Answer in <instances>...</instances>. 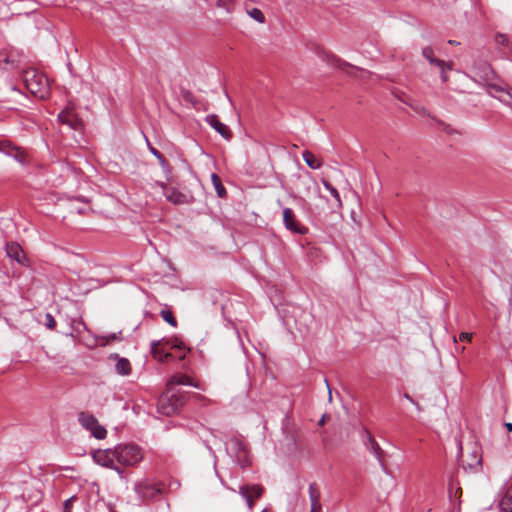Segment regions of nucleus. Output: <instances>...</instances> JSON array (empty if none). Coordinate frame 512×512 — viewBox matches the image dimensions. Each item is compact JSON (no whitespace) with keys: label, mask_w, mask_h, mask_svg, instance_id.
<instances>
[{"label":"nucleus","mask_w":512,"mask_h":512,"mask_svg":"<svg viewBox=\"0 0 512 512\" xmlns=\"http://www.w3.org/2000/svg\"><path fill=\"white\" fill-rule=\"evenodd\" d=\"M180 486V483L177 480H173L169 483V489H178Z\"/></svg>","instance_id":"nucleus-38"},{"label":"nucleus","mask_w":512,"mask_h":512,"mask_svg":"<svg viewBox=\"0 0 512 512\" xmlns=\"http://www.w3.org/2000/svg\"><path fill=\"white\" fill-rule=\"evenodd\" d=\"M308 492L311 506H322L320 502L321 492L316 483L309 484Z\"/></svg>","instance_id":"nucleus-21"},{"label":"nucleus","mask_w":512,"mask_h":512,"mask_svg":"<svg viewBox=\"0 0 512 512\" xmlns=\"http://www.w3.org/2000/svg\"><path fill=\"white\" fill-rule=\"evenodd\" d=\"M264 492V488L261 485H242L239 488L240 495L246 500L247 507L251 512L254 507V500L252 499V494L255 495V498H260Z\"/></svg>","instance_id":"nucleus-12"},{"label":"nucleus","mask_w":512,"mask_h":512,"mask_svg":"<svg viewBox=\"0 0 512 512\" xmlns=\"http://www.w3.org/2000/svg\"><path fill=\"white\" fill-rule=\"evenodd\" d=\"M495 43L498 47H501L504 49V53H511L512 52V42L509 40L507 35L498 33L495 36Z\"/></svg>","instance_id":"nucleus-24"},{"label":"nucleus","mask_w":512,"mask_h":512,"mask_svg":"<svg viewBox=\"0 0 512 512\" xmlns=\"http://www.w3.org/2000/svg\"><path fill=\"white\" fill-rule=\"evenodd\" d=\"M323 60L332 67H335L339 70L346 71L348 68H353V66L337 56L329 53H324L322 56Z\"/></svg>","instance_id":"nucleus-19"},{"label":"nucleus","mask_w":512,"mask_h":512,"mask_svg":"<svg viewBox=\"0 0 512 512\" xmlns=\"http://www.w3.org/2000/svg\"><path fill=\"white\" fill-rule=\"evenodd\" d=\"M164 195L169 202H171L175 205L188 203L187 195L183 194L182 192H180L174 188L165 187Z\"/></svg>","instance_id":"nucleus-17"},{"label":"nucleus","mask_w":512,"mask_h":512,"mask_svg":"<svg viewBox=\"0 0 512 512\" xmlns=\"http://www.w3.org/2000/svg\"><path fill=\"white\" fill-rule=\"evenodd\" d=\"M507 489H512V484Z\"/></svg>","instance_id":"nucleus-46"},{"label":"nucleus","mask_w":512,"mask_h":512,"mask_svg":"<svg viewBox=\"0 0 512 512\" xmlns=\"http://www.w3.org/2000/svg\"><path fill=\"white\" fill-rule=\"evenodd\" d=\"M252 499L255 501L257 498H255V495L252 494Z\"/></svg>","instance_id":"nucleus-45"},{"label":"nucleus","mask_w":512,"mask_h":512,"mask_svg":"<svg viewBox=\"0 0 512 512\" xmlns=\"http://www.w3.org/2000/svg\"><path fill=\"white\" fill-rule=\"evenodd\" d=\"M117 463L122 468L135 467L144 458L143 449L134 443L118 444L116 446Z\"/></svg>","instance_id":"nucleus-3"},{"label":"nucleus","mask_w":512,"mask_h":512,"mask_svg":"<svg viewBox=\"0 0 512 512\" xmlns=\"http://www.w3.org/2000/svg\"><path fill=\"white\" fill-rule=\"evenodd\" d=\"M404 398L409 400L411 403L415 404L417 408H419V405L413 400V398L408 393L404 394Z\"/></svg>","instance_id":"nucleus-39"},{"label":"nucleus","mask_w":512,"mask_h":512,"mask_svg":"<svg viewBox=\"0 0 512 512\" xmlns=\"http://www.w3.org/2000/svg\"><path fill=\"white\" fill-rule=\"evenodd\" d=\"M22 80L26 89L36 97L45 98L49 95V83L45 75L33 68L22 71Z\"/></svg>","instance_id":"nucleus-2"},{"label":"nucleus","mask_w":512,"mask_h":512,"mask_svg":"<svg viewBox=\"0 0 512 512\" xmlns=\"http://www.w3.org/2000/svg\"><path fill=\"white\" fill-rule=\"evenodd\" d=\"M226 450L242 468L250 465L249 450L241 437H231L227 443Z\"/></svg>","instance_id":"nucleus-5"},{"label":"nucleus","mask_w":512,"mask_h":512,"mask_svg":"<svg viewBox=\"0 0 512 512\" xmlns=\"http://www.w3.org/2000/svg\"><path fill=\"white\" fill-rule=\"evenodd\" d=\"M146 142H147V146H148V149L149 151L156 157V158H159L162 153H160L154 146H152L150 144V142L148 141V139L146 138Z\"/></svg>","instance_id":"nucleus-35"},{"label":"nucleus","mask_w":512,"mask_h":512,"mask_svg":"<svg viewBox=\"0 0 512 512\" xmlns=\"http://www.w3.org/2000/svg\"><path fill=\"white\" fill-rule=\"evenodd\" d=\"M422 55L431 66L439 69L442 82L447 83L449 80L447 72L452 70V63L435 57L434 50L430 46L424 47L422 49Z\"/></svg>","instance_id":"nucleus-8"},{"label":"nucleus","mask_w":512,"mask_h":512,"mask_svg":"<svg viewBox=\"0 0 512 512\" xmlns=\"http://www.w3.org/2000/svg\"><path fill=\"white\" fill-rule=\"evenodd\" d=\"M491 72H492V70H491L490 65H489V64H487V63H484V64H483V76H484L485 78H488V77H489V74H490Z\"/></svg>","instance_id":"nucleus-37"},{"label":"nucleus","mask_w":512,"mask_h":512,"mask_svg":"<svg viewBox=\"0 0 512 512\" xmlns=\"http://www.w3.org/2000/svg\"><path fill=\"white\" fill-rule=\"evenodd\" d=\"M322 506H311L310 512H321Z\"/></svg>","instance_id":"nucleus-40"},{"label":"nucleus","mask_w":512,"mask_h":512,"mask_svg":"<svg viewBox=\"0 0 512 512\" xmlns=\"http://www.w3.org/2000/svg\"><path fill=\"white\" fill-rule=\"evenodd\" d=\"M9 155L13 156L20 163H25L26 161L25 152L20 150L19 148H13L12 151L9 152Z\"/></svg>","instance_id":"nucleus-30"},{"label":"nucleus","mask_w":512,"mask_h":512,"mask_svg":"<svg viewBox=\"0 0 512 512\" xmlns=\"http://www.w3.org/2000/svg\"><path fill=\"white\" fill-rule=\"evenodd\" d=\"M6 254L9 258L15 260L20 265L25 266L28 262L21 246L16 242H10L6 244Z\"/></svg>","instance_id":"nucleus-15"},{"label":"nucleus","mask_w":512,"mask_h":512,"mask_svg":"<svg viewBox=\"0 0 512 512\" xmlns=\"http://www.w3.org/2000/svg\"><path fill=\"white\" fill-rule=\"evenodd\" d=\"M324 187L330 192L331 196L335 199V203L332 204V208L340 209L342 207V201L338 190L327 180L322 181Z\"/></svg>","instance_id":"nucleus-23"},{"label":"nucleus","mask_w":512,"mask_h":512,"mask_svg":"<svg viewBox=\"0 0 512 512\" xmlns=\"http://www.w3.org/2000/svg\"><path fill=\"white\" fill-rule=\"evenodd\" d=\"M283 223L285 228L293 233L305 235L308 232V228L297 221L296 215L291 208L283 209Z\"/></svg>","instance_id":"nucleus-10"},{"label":"nucleus","mask_w":512,"mask_h":512,"mask_svg":"<svg viewBox=\"0 0 512 512\" xmlns=\"http://www.w3.org/2000/svg\"><path fill=\"white\" fill-rule=\"evenodd\" d=\"M449 44L454 45V44H458V42H456L455 40H450V41H449Z\"/></svg>","instance_id":"nucleus-44"},{"label":"nucleus","mask_w":512,"mask_h":512,"mask_svg":"<svg viewBox=\"0 0 512 512\" xmlns=\"http://www.w3.org/2000/svg\"><path fill=\"white\" fill-rule=\"evenodd\" d=\"M248 15L253 18L258 23H264L265 22V16L263 12L258 8H252L250 10H247Z\"/></svg>","instance_id":"nucleus-28"},{"label":"nucleus","mask_w":512,"mask_h":512,"mask_svg":"<svg viewBox=\"0 0 512 512\" xmlns=\"http://www.w3.org/2000/svg\"><path fill=\"white\" fill-rule=\"evenodd\" d=\"M93 460L103 466L123 474L124 470L117 463L116 446L113 449H98L92 453Z\"/></svg>","instance_id":"nucleus-6"},{"label":"nucleus","mask_w":512,"mask_h":512,"mask_svg":"<svg viewBox=\"0 0 512 512\" xmlns=\"http://www.w3.org/2000/svg\"><path fill=\"white\" fill-rule=\"evenodd\" d=\"M175 385H188L196 387V385L192 383V380L184 374L173 375L167 383V388H174Z\"/></svg>","instance_id":"nucleus-20"},{"label":"nucleus","mask_w":512,"mask_h":512,"mask_svg":"<svg viewBox=\"0 0 512 512\" xmlns=\"http://www.w3.org/2000/svg\"><path fill=\"white\" fill-rule=\"evenodd\" d=\"M168 344H171V349H175L176 353L173 354L172 359L184 360L186 357V353L190 351L186 345L179 340L178 338H171L167 341Z\"/></svg>","instance_id":"nucleus-18"},{"label":"nucleus","mask_w":512,"mask_h":512,"mask_svg":"<svg viewBox=\"0 0 512 512\" xmlns=\"http://www.w3.org/2000/svg\"><path fill=\"white\" fill-rule=\"evenodd\" d=\"M76 496H72L69 499H67L63 504V510L64 512H71L72 504L76 500Z\"/></svg>","instance_id":"nucleus-33"},{"label":"nucleus","mask_w":512,"mask_h":512,"mask_svg":"<svg viewBox=\"0 0 512 512\" xmlns=\"http://www.w3.org/2000/svg\"><path fill=\"white\" fill-rule=\"evenodd\" d=\"M23 55L15 51L1 52L0 53V68L2 69H15L20 68Z\"/></svg>","instance_id":"nucleus-14"},{"label":"nucleus","mask_w":512,"mask_h":512,"mask_svg":"<svg viewBox=\"0 0 512 512\" xmlns=\"http://www.w3.org/2000/svg\"><path fill=\"white\" fill-rule=\"evenodd\" d=\"M216 5L227 12H231L234 6V0H217Z\"/></svg>","instance_id":"nucleus-31"},{"label":"nucleus","mask_w":512,"mask_h":512,"mask_svg":"<svg viewBox=\"0 0 512 512\" xmlns=\"http://www.w3.org/2000/svg\"><path fill=\"white\" fill-rule=\"evenodd\" d=\"M499 507L502 512H512V489H507L502 496Z\"/></svg>","instance_id":"nucleus-25"},{"label":"nucleus","mask_w":512,"mask_h":512,"mask_svg":"<svg viewBox=\"0 0 512 512\" xmlns=\"http://www.w3.org/2000/svg\"><path fill=\"white\" fill-rule=\"evenodd\" d=\"M211 181L215 188L217 196L220 198L226 197L227 191L224 185L222 184L220 177L217 174L213 173L211 175Z\"/></svg>","instance_id":"nucleus-26"},{"label":"nucleus","mask_w":512,"mask_h":512,"mask_svg":"<svg viewBox=\"0 0 512 512\" xmlns=\"http://www.w3.org/2000/svg\"><path fill=\"white\" fill-rule=\"evenodd\" d=\"M158 162H159V165L162 167L163 170H168L170 169V165H169V162L167 161V159L163 156V154L157 158Z\"/></svg>","instance_id":"nucleus-34"},{"label":"nucleus","mask_w":512,"mask_h":512,"mask_svg":"<svg viewBox=\"0 0 512 512\" xmlns=\"http://www.w3.org/2000/svg\"><path fill=\"white\" fill-rule=\"evenodd\" d=\"M261 512H267V510H266V509H264V510H262Z\"/></svg>","instance_id":"nucleus-47"},{"label":"nucleus","mask_w":512,"mask_h":512,"mask_svg":"<svg viewBox=\"0 0 512 512\" xmlns=\"http://www.w3.org/2000/svg\"><path fill=\"white\" fill-rule=\"evenodd\" d=\"M505 427L508 431H512V424L511 423H505Z\"/></svg>","instance_id":"nucleus-43"},{"label":"nucleus","mask_w":512,"mask_h":512,"mask_svg":"<svg viewBox=\"0 0 512 512\" xmlns=\"http://www.w3.org/2000/svg\"><path fill=\"white\" fill-rule=\"evenodd\" d=\"M206 122L215 129L224 139L229 140L232 137V132L227 125L220 122L217 115H208L205 118Z\"/></svg>","instance_id":"nucleus-16"},{"label":"nucleus","mask_w":512,"mask_h":512,"mask_svg":"<svg viewBox=\"0 0 512 512\" xmlns=\"http://www.w3.org/2000/svg\"><path fill=\"white\" fill-rule=\"evenodd\" d=\"M471 339H472V334L471 333L461 332L460 335H459V340L460 341H468V342H470Z\"/></svg>","instance_id":"nucleus-36"},{"label":"nucleus","mask_w":512,"mask_h":512,"mask_svg":"<svg viewBox=\"0 0 512 512\" xmlns=\"http://www.w3.org/2000/svg\"><path fill=\"white\" fill-rule=\"evenodd\" d=\"M325 383H326V385H327V387H328V390H329V401H331V399H332L331 390H330V387H329L328 381H327L326 379H325Z\"/></svg>","instance_id":"nucleus-42"},{"label":"nucleus","mask_w":512,"mask_h":512,"mask_svg":"<svg viewBox=\"0 0 512 512\" xmlns=\"http://www.w3.org/2000/svg\"><path fill=\"white\" fill-rule=\"evenodd\" d=\"M78 421L81 426L88 430L96 439L102 440L107 435L105 427L99 424L97 418L89 412H80L78 414Z\"/></svg>","instance_id":"nucleus-7"},{"label":"nucleus","mask_w":512,"mask_h":512,"mask_svg":"<svg viewBox=\"0 0 512 512\" xmlns=\"http://www.w3.org/2000/svg\"><path fill=\"white\" fill-rule=\"evenodd\" d=\"M160 314L163 320L166 321L168 324H170L173 327L177 326V320L170 310H162Z\"/></svg>","instance_id":"nucleus-29"},{"label":"nucleus","mask_w":512,"mask_h":512,"mask_svg":"<svg viewBox=\"0 0 512 512\" xmlns=\"http://www.w3.org/2000/svg\"><path fill=\"white\" fill-rule=\"evenodd\" d=\"M302 157H303V160L305 161V163L307 164L308 167H310L311 169H319L321 168L322 166V162L320 159H318L317 157H315V155L306 150L302 153Z\"/></svg>","instance_id":"nucleus-22"},{"label":"nucleus","mask_w":512,"mask_h":512,"mask_svg":"<svg viewBox=\"0 0 512 512\" xmlns=\"http://www.w3.org/2000/svg\"><path fill=\"white\" fill-rule=\"evenodd\" d=\"M187 400V393L175 388H167L157 401V411L164 416L179 412Z\"/></svg>","instance_id":"nucleus-1"},{"label":"nucleus","mask_w":512,"mask_h":512,"mask_svg":"<svg viewBox=\"0 0 512 512\" xmlns=\"http://www.w3.org/2000/svg\"><path fill=\"white\" fill-rule=\"evenodd\" d=\"M169 339H162L158 341H152L151 352L155 358H158L162 362H168L172 360L173 353L171 352V344H168Z\"/></svg>","instance_id":"nucleus-11"},{"label":"nucleus","mask_w":512,"mask_h":512,"mask_svg":"<svg viewBox=\"0 0 512 512\" xmlns=\"http://www.w3.org/2000/svg\"><path fill=\"white\" fill-rule=\"evenodd\" d=\"M116 371L120 375H128L131 372V365L128 359L121 358L115 365Z\"/></svg>","instance_id":"nucleus-27"},{"label":"nucleus","mask_w":512,"mask_h":512,"mask_svg":"<svg viewBox=\"0 0 512 512\" xmlns=\"http://www.w3.org/2000/svg\"><path fill=\"white\" fill-rule=\"evenodd\" d=\"M44 324L50 330H53L56 327V320H55V318L53 317L52 314H50V313H46L45 314V322H44Z\"/></svg>","instance_id":"nucleus-32"},{"label":"nucleus","mask_w":512,"mask_h":512,"mask_svg":"<svg viewBox=\"0 0 512 512\" xmlns=\"http://www.w3.org/2000/svg\"><path fill=\"white\" fill-rule=\"evenodd\" d=\"M58 120L61 124L67 125L71 130H80L82 128L81 119L74 113L73 109L66 108L58 114Z\"/></svg>","instance_id":"nucleus-13"},{"label":"nucleus","mask_w":512,"mask_h":512,"mask_svg":"<svg viewBox=\"0 0 512 512\" xmlns=\"http://www.w3.org/2000/svg\"><path fill=\"white\" fill-rule=\"evenodd\" d=\"M325 417H326V415H323V416L321 417V419H320V420H319V422H318V425H319V426L324 425V423H325Z\"/></svg>","instance_id":"nucleus-41"},{"label":"nucleus","mask_w":512,"mask_h":512,"mask_svg":"<svg viewBox=\"0 0 512 512\" xmlns=\"http://www.w3.org/2000/svg\"><path fill=\"white\" fill-rule=\"evenodd\" d=\"M361 437L364 446L376 457L381 467L385 470V465L383 461V456L385 452L383 451V449L380 447V445L374 439L372 434L366 428L362 429Z\"/></svg>","instance_id":"nucleus-9"},{"label":"nucleus","mask_w":512,"mask_h":512,"mask_svg":"<svg viewBox=\"0 0 512 512\" xmlns=\"http://www.w3.org/2000/svg\"><path fill=\"white\" fill-rule=\"evenodd\" d=\"M134 491L142 500H154L165 492V485L159 481L143 479L135 482Z\"/></svg>","instance_id":"nucleus-4"}]
</instances>
